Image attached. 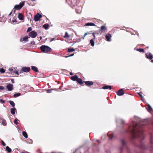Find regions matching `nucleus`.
<instances>
[{"instance_id": "obj_1", "label": "nucleus", "mask_w": 153, "mask_h": 153, "mask_svg": "<svg viewBox=\"0 0 153 153\" xmlns=\"http://www.w3.org/2000/svg\"><path fill=\"white\" fill-rule=\"evenodd\" d=\"M144 126V124L143 123H137L133 126V128L131 131L133 139L138 137L142 140L144 139L143 131L141 128Z\"/></svg>"}, {"instance_id": "obj_2", "label": "nucleus", "mask_w": 153, "mask_h": 153, "mask_svg": "<svg viewBox=\"0 0 153 153\" xmlns=\"http://www.w3.org/2000/svg\"><path fill=\"white\" fill-rule=\"evenodd\" d=\"M121 134L122 135L120 137L119 150L120 153H122L123 152L124 149V138L123 137V134Z\"/></svg>"}, {"instance_id": "obj_3", "label": "nucleus", "mask_w": 153, "mask_h": 153, "mask_svg": "<svg viewBox=\"0 0 153 153\" xmlns=\"http://www.w3.org/2000/svg\"><path fill=\"white\" fill-rule=\"evenodd\" d=\"M40 48L41 51L45 53L50 52L51 50V48L46 45H42L40 47Z\"/></svg>"}, {"instance_id": "obj_4", "label": "nucleus", "mask_w": 153, "mask_h": 153, "mask_svg": "<svg viewBox=\"0 0 153 153\" xmlns=\"http://www.w3.org/2000/svg\"><path fill=\"white\" fill-rule=\"evenodd\" d=\"M24 2H20L19 4L16 5L14 7V9H16V10H20L24 5Z\"/></svg>"}, {"instance_id": "obj_5", "label": "nucleus", "mask_w": 153, "mask_h": 153, "mask_svg": "<svg viewBox=\"0 0 153 153\" xmlns=\"http://www.w3.org/2000/svg\"><path fill=\"white\" fill-rule=\"evenodd\" d=\"M37 35V33L34 31H31L29 33V36L33 38H35Z\"/></svg>"}, {"instance_id": "obj_6", "label": "nucleus", "mask_w": 153, "mask_h": 153, "mask_svg": "<svg viewBox=\"0 0 153 153\" xmlns=\"http://www.w3.org/2000/svg\"><path fill=\"white\" fill-rule=\"evenodd\" d=\"M42 17V15L38 13L37 15L34 16V19L35 21H37L39 20Z\"/></svg>"}, {"instance_id": "obj_7", "label": "nucleus", "mask_w": 153, "mask_h": 153, "mask_svg": "<svg viewBox=\"0 0 153 153\" xmlns=\"http://www.w3.org/2000/svg\"><path fill=\"white\" fill-rule=\"evenodd\" d=\"M21 70L23 72L27 73L30 71V68L29 67H24L22 68Z\"/></svg>"}, {"instance_id": "obj_8", "label": "nucleus", "mask_w": 153, "mask_h": 153, "mask_svg": "<svg viewBox=\"0 0 153 153\" xmlns=\"http://www.w3.org/2000/svg\"><path fill=\"white\" fill-rule=\"evenodd\" d=\"M150 141L152 146L150 147V150L152 151L153 149V135L152 134H150Z\"/></svg>"}, {"instance_id": "obj_9", "label": "nucleus", "mask_w": 153, "mask_h": 153, "mask_svg": "<svg viewBox=\"0 0 153 153\" xmlns=\"http://www.w3.org/2000/svg\"><path fill=\"white\" fill-rule=\"evenodd\" d=\"M146 57L149 59H152L153 58V55L151 53H147L145 54Z\"/></svg>"}, {"instance_id": "obj_10", "label": "nucleus", "mask_w": 153, "mask_h": 153, "mask_svg": "<svg viewBox=\"0 0 153 153\" xmlns=\"http://www.w3.org/2000/svg\"><path fill=\"white\" fill-rule=\"evenodd\" d=\"M6 88L7 89L8 91H11L13 88V85L11 84H9L7 85Z\"/></svg>"}, {"instance_id": "obj_11", "label": "nucleus", "mask_w": 153, "mask_h": 153, "mask_svg": "<svg viewBox=\"0 0 153 153\" xmlns=\"http://www.w3.org/2000/svg\"><path fill=\"white\" fill-rule=\"evenodd\" d=\"M124 94L123 89L119 90L117 93V94L118 96H121L123 95Z\"/></svg>"}, {"instance_id": "obj_12", "label": "nucleus", "mask_w": 153, "mask_h": 153, "mask_svg": "<svg viewBox=\"0 0 153 153\" xmlns=\"http://www.w3.org/2000/svg\"><path fill=\"white\" fill-rule=\"evenodd\" d=\"M111 35L109 33H108L105 36V38L106 40L108 42H110L111 41Z\"/></svg>"}, {"instance_id": "obj_13", "label": "nucleus", "mask_w": 153, "mask_h": 153, "mask_svg": "<svg viewBox=\"0 0 153 153\" xmlns=\"http://www.w3.org/2000/svg\"><path fill=\"white\" fill-rule=\"evenodd\" d=\"M107 30V27L105 25H102L100 29V31L102 32H105Z\"/></svg>"}, {"instance_id": "obj_14", "label": "nucleus", "mask_w": 153, "mask_h": 153, "mask_svg": "<svg viewBox=\"0 0 153 153\" xmlns=\"http://www.w3.org/2000/svg\"><path fill=\"white\" fill-rule=\"evenodd\" d=\"M84 83H85L87 86H91L93 84V83L92 81H84Z\"/></svg>"}, {"instance_id": "obj_15", "label": "nucleus", "mask_w": 153, "mask_h": 153, "mask_svg": "<svg viewBox=\"0 0 153 153\" xmlns=\"http://www.w3.org/2000/svg\"><path fill=\"white\" fill-rule=\"evenodd\" d=\"M139 148L142 149H148V148L144 144L142 143H141L140 145V146Z\"/></svg>"}, {"instance_id": "obj_16", "label": "nucleus", "mask_w": 153, "mask_h": 153, "mask_svg": "<svg viewBox=\"0 0 153 153\" xmlns=\"http://www.w3.org/2000/svg\"><path fill=\"white\" fill-rule=\"evenodd\" d=\"M31 67L32 70L35 72H39L38 68L36 67L33 66H31Z\"/></svg>"}, {"instance_id": "obj_17", "label": "nucleus", "mask_w": 153, "mask_h": 153, "mask_svg": "<svg viewBox=\"0 0 153 153\" xmlns=\"http://www.w3.org/2000/svg\"><path fill=\"white\" fill-rule=\"evenodd\" d=\"M124 121L121 119H119L117 123V124H120L121 125L122 127H123L124 126Z\"/></svg>"}, {"instance_id": "obj_18", "label": "nucleus", "mask_w": 153, "mask_h": 153, "mask_svg": "<svg viewBox=\"0 0 153 153\" xmlns=\"http://www.w3.org/2000/svg\"><path fill=\"white\" fill-rule=\"evenodd\" d=\"M148 111L149 112L152 111V109L149 104H148L147 106L146 107Z\"/></svg>"}, {"instance_id": "obj_19", "label": "nucleus", "mask_w": 153, "mask_h": 153, "mask_svg": "<svg viewBox=\"0 0 153 153\" xmlns=\"http://www.w3.org/2000/svg\"><path fill=\"white\" fill-rule=\"evenodd\" d=\"M0 120H1L2 124L4 126H6L7 125V122L6 120L3 119L1 118H0Z\"/></svg>"}, {"instance_id": "obj_20", "label": "nucleus", "mask_w": 153, "mask_h": 153, "mask_svg": "<svg viewBox=\"0 0 153 153\" xmlns=\"http://www.w3.org/2000/svg\"><path fill=\"white\" fill-rule=\"evenodd\" d=\"M102 88L104 89H111V86L110 85H105L102 87Z\"/></svg>"}, {"instance_id": "obj_21", "label": "nucleus", "mask_w": 153, "mask_h": 153, "mask_svg": "<svg viewBox=\"0 0 153 153\" xmlns=\"http://www.w3.org/2000/svg\"><path fill=\"white\" fill-rule=\"evenodd\" d=\"M78 78V76L77 75H75L74 76H72L71 77V79L73 80V81H76L77 79V78Z\"/></svg>"}, {"instance_id": "obj_22", "label": "nucleus", "mask_w": 153, "mask_h": 153, "mask_svg": "<svg viewBox=\"0 0 153 153\" xmlns=\"http://www.w3.org/2000/svg\"><path fill=\"white\" fill-rule=\"evenodd\" d=\"M107 135L110 139H111L113 137V134L111 132H108Z\"/></svg>"}, {"instance_id": "obj_23", "label": "nucleus", "mask_w": 153, "mask_h": 153, "mask_svg": "<svg viewBox=\"0 0 153 153\" xmlns=\"http://www.w3.org/2000/svg\"><path fill=\"white\" fill-rule=\"evenodd\" d=\"M85 26H95V25L93 23H92V22H88V23H86L85 25Z\"/></svg>"}, {"instance_id": "obj_24", "label": "nucleus", "mask_w": 153, "mask_h": 153, "mask_svg": "<svg viewBox=\"0 0 153 153\" xmlns=\"http://www.w3.org/2000/svg\"><path fill=\"white\" fill-rule=\"evenodd\" d=\"M18 18L20 20H22L23 19V18L22 15L20 13H19Z\"/></svg>"}, {"instance_id": "obj_25", "label": "nucleus", "mask_w": 153, "mask_h": 153, "mask_svg": "<svg viewBox=\"0 0 153 153\" xmlns=\"http://www.w3.org/2000/svg\"><path fill=\"white\" fill-rule=\"evenodd\" d=\"M11 113L12 114L14 115L15 114V111H16V109L15 108H11Z\"/></svg>"}, {"instance_id": "obj_26", "label": "nucleus", "mask_w": 153, "mask_h": 153, "mask_svg": "<svg viewBox=\"0 0 153 153\" xmlns=\"http://www.w3.org/2000/svg\"><path fill=\"white\" fill-rule=\"evenodd\" d=\"M76 81L81 85L83 83L82 79L80 78H79L78 77V78L77 79Z\"/></svg>"}, {"instance_id": "obj_27", "label": "nucleus", "mask_w": 153, "mask_h": 153, "mask_svg": "<svg viewBox=\"0 0 153 153\" xmlns=\"http://www.w3.org/2000/svg\"><path fill=\"white\" fill-rule=\"evenodd\" d=\"M136 50L140 52L144 53L145 52L144 50L142 48H137L136 49Z\"/></svg>"}, {"instance_id": "obj_28", "label": "nucleus", "mask_w": 153, "mask_h": 153, "mask_svg": "<svg viewBox=\"0 0 153 153\" xmlns=\"http://www.w3.org/2000/svg\"><path fill=\"white\" fill-rule=\"evenodd\" d=\"M16 15H15L14 17L12 19V22H15L16 23L17 22V21L16 20Z\"/></svg>"}, {"instance_id": "obj_29", "label": "nucleus", "mask_w": 153, "mask_h": 153, "mask_svg": "<svg viewBox=\"0 0 153 153\" xmlns=\"http://www.w3.org/2000/svg\"><path fill=\"white\" fill-rule=\"evenodd\" d=\"M49 25L48 24H45L43 25V27L45 28V30H47L48 29Z\"/></svg>"}, {"instance_id": "obj_30", "label": "nucleus", "mask_w": 153, "mask_h": 153, "mask_svg": "<svg viewBox=\"0 0 153 153\" xmlns=\"http://www.w3.org/2000/svg\"><path fill=\"white\" fill-rule=\"evenodd\" d=\"M23 135L26 138H27L28 136L26 132L23 131L22 133Z\"/></svg>"}, {"instance_id": "obj_31", "label": "nucleus", "mask_w": 153, "mask_h": 153, "mask_svg": "<svg viewBox=\"0 0 153 153\" xmlns=\"http://www.w3.org/2000/svg\"><path fill=\"white\" fill-rule=\"evenodd\" d=\"M8 102L12 107H14L15 106V104L13 101L11 100H10Z\"/></svg>"}, {"instance_id": "obj_32", "label": "nucleus", "mask_w": 153, "mask_h": 153, "mask_svg": "<svg viewBox=\"0 0 153 153\" xmlns=\"http://www.w3.org/2000/svg\"><path fill=\"white\" fill-rule=\"evenodd\" d=\"M6 150L9 153L11 152V149L8 146H7L6 147Z\"/></svg>"}, {"instance_id": "obj_33", "label": "nucleus", "mask_w": 153, "mask_h": 153, "mask_svg": "<svg viewBox=\"0 0 153 153\" xmlns=\"http://www.w3.org/2000/svg\"><path fill=\"white\" fill-rule=\"evenodd\" d=\"M56 90V89H48L47 90V92L48 93H50L52 92V90Z\"/></svg>"}, {"instance_id": "obj_34", "label": "nucleus", "mask_w": 153, "mask_h": 153, "mask_svg": "<svg viewBox=\"0 0 153 153\" xmlns=\"http://www.w3.org/2000/svg\"><path fill=\"white\" fill-rule=\"evenodd\" d=\"M28 36H25L23 38V40H21L22 39L20 40V41H28Z\"/></svg>"}, {"instance_id": "obj_35", "label": "nucleus", "mask_w": 153, "mask_h": 153, "mask_svg": "<svg viewBox=\"0 0 153 153\" xmlns=\"http://www.w3.org/2000/svg\"><path fill=\"white\" fill-rule=\"evenodd\" d=\"M75 50V49H74L73 48H69L68 50V52H71L74 51Z\"/></svg>"}, {"instance_id": "obj_36", "label": "nucleus", "mask_w": 153, "mask_h": 153, "mask_svg": "<svg viewBox=\"0 0 153 153\" xmlns=\"http://www.w3.org/2000/svg\"><path fill=\"white\" fill-rule=\"evenodd\" d=\"M90 43L92 46H93L94 45V42L93 39H91L90 40Z\"/></svg>"}, {"instance_id": "obj_37", "label": "nucleus", "mask_w": 153, "mask_h": 153, "mask_svg": "<svg viewBox=\"0 0 153 153\" xmlns=\"http://www.w3.org/2000/svg\"><path fill=\"white\" fill-rule=\"evenodd\" d=\"M21 94L20 93H16L15 94L13 95V96L14 97H18L20 96Z\"/></svg>"}, {"instance_id": "obj_38", "label": "nucleus", "mask_w": 153, "mask_h": 153, "mask_svg": "<svg viewBox=\"0 0 153 153\" xmlns=\"http://www.w3.org/2000/svg\"><path fill=\"white\" fill-rule=\"evenodd\" d=\"M5 71L4 69L3 68H0V72L1 73H4L5 72Z\"/></svg>"}, {"instance_id": "obj_39", "label": "nucleus", "mask_w": 153, "mask_h": 153, "mask_svg": "<svg viewBox=\"0 0 153 153\" xmlns=\"http://www.w3.org/2000/svg\"><path fill=\"white\" fill-rule=\"evenodd\" d=\"M13 73L16 74L17 75H19V74L18 71L16 70H14L13 71Z\"/></svg>"}, {"instance_id": "obj_40", "label": "nucleus", "mask_w": 153, "mask_h": 153, "mask_svg": "<svg viewBox=\"0 0 153 153\" xmlns=\"http://www.w3.org/2000/svg\"><path fill=\"white\" fill-rule=\"evenodd\" d=\"M70 36L68 35V33L67 32H66L65 33V35L64 36L65 37L69 38Z\"/></svg>"}, {"instance_id": "obj_41", "label": "nucleus", "mask_w": 153, "mask_h": 153, "mask_svg": "<svg viewBox=\"0 0 153 153\" xmlns=\"http://www.w3.org/2000/svg\"><path fill=\"white\" fill-rule=\"evenodd\" d=\"M18 120L17 119V118H16L14 121V123L16 124V125H17L18 124V123L17 122V121Z\"/></svg>"}, {"instance_id": "obj_42", "label": "nucleus", "mask_w": 153, "mask_h": 153, "mask_svg": "<svg viewBox=\"0 0 153 153\" xmlns=\"http://www.w3.org/2000/svg\"><path fill=\"white\" fill-rule=\"evenodd\" d=\"M1 142L2 145L4 146H5L6 145V144L4 142V141L2 140H1Z\"/></svg>"}, {"instance_id": "obj_43", "label": "nucleus", "mask_w": 153, "mask_h": 153, "mask_svg": "<svg viewBox=\"0 0 153 153\" xmlns=\"http://www.w3.org/2000/svg\"><path fill=\"white\" fill-rule=\"evenodd\" d=\"M142 94H143V93L142 92H140L138 93V94L141 97V99L143 97L142 96Z\"/></svg>"}, {"instance_id": "obj_44", "label": "nucleus", "mask_w": 153, "mask_h": 153, "mask_svg": "<svg viewBox=\"0 0 153 153\" xmlns=\"http://www.w3.org/2000/svg\"><path fill=\"white\" fill-rule=\"evenodd\" d=\"M32 30V28L31 27H29L27 30V32H30V31H31Z\"/></svg>"}, {"instance_id": "obj_45", "label": "nucleus", "mask_w": 153, "mask_h": 153, "mask_svg": "<svg viewBox=\"0 0 153 153\" xmlns=\"http://www.w3.org/2000/svg\"><path fill=\"white\" fill-rule=\"evenodd\" d=\"M74 55V53H72L71 55H70L68 56H65V57L66 58H68L69 57H70V56H73Z\"/></svg>"}, {"instance_id": "obj_46", "label": "nucleus", "mask_w": 153, "mask_h": 153, "mask_svg": "<svg viewBox=\"0 0 153 153\" xmlns=\"http://www.w3.org/2000/svg\"><path fill=\"white\" fill-rule=\"evenodd\" d=\"M0 102L2 103H4L5 102V100L2 99L0 100Z\"/></svg>"}, {"instance_id": "obj_47", "label": "nucleus", "mask_w": 153, "mask_h": 153, "mask_svg": "<svg viewBox=\"0 0 153 153\" xmlns=\"http://www.w3.org/2000/svg\"><path fill=\"white\" fill-rule=\"evenodd\" d=\"M30 44H32L33 45H35V42H34V41H32L30 42Z\"/></svg>"}, {"instance_id": "obj_48", "label": "nucleus", "mask_w": 153, "mask_h": 153, "mask_svg": "<svg viewBox=\"0 0 153 153\" xmlns=\"http://www.w3.org/2000/svg\"><path fill=\"white\" fill-rule=\"evenodd\" d=\"M11 82L12 83H14V79H11Z\"/></svg>"}, {"instance_id": "obj_49", "label": "nucleus", "mask_w": 153, "mask_h": 153, "mask_svg": "<svg viewBox=\"0 0 153 153\" xmlns=\"http://www.w3.org/2000/svg\"><path fill=\"white\" fill-rule=\"evenodd\" d=\"M16 10V9H15L14 8L12 11L14 13H15Z\"/></svg>"}, {"instance_id": "obj_50", "label": "nucleus", "mask_w": 153, "mask_h": 153, "mask_svg": "<svg viewBox=\"0 0 153 153\" xmlns=\"http://www.w3.org/2000/svg\"><path fill=\"white\" fill-rule=\"evenodd\" d=\"M92 35H93V36L94 37V39H95V33H92Z\"/></svg>"}, {"instance_id": "obj_51", "label": "nucleus", "mask_w": 153, "mask_h": 153, "mask_svg": "<svg viewBox=\"0 0 153 153\" xmlns=\"http://www.w3.org/2000/svg\"><path fill=\"white\" fill-rule=\"evenodd\" d=\"M9 71H13V69H12V68H9Z\"/></svg>"}, {"instance_id": "obj_52", "label": "nucleus", "mask_w": 153, "mask_h": 153, "mask_svg": "<svg viewBox=\"0 0 153 153\" xmlns=\"http://www.w3.org/2000/svg\"><path fill=\"white\" fill-rule=\"evenodd\" d=\"M22 153H30L28 152L24 151Z\"/></svg>"}, {"instance_id": "obj_53", "label": "nucleus", "mask_w": 153, "mask_h": 153, "mask_svg": "<svg viewBox=\"0 0 153 153\" xmlns=\"http://www.w3.org/2000/svg\"><path fill=\"white\" fill-rule=\"evenodd\" d=\"M106 152L107 153H110V151L109 150L106 151Z\"/></svg>"}, {"instance_id": "obj_54", "label": "nucleus", "mask_w": 153, "mask_h": 153, "mask_svg": "<svg viewBox=\"0 0 153 153\" xmlns=\"http://www.w3.org/2000/svg\"><path fill=\"white\" fill-rule=\"evenodd\" d=\"M88 34V33H85V34L84 35V37H85L87 34Z\"/></svg>"}, {"instance_id": "obj_55", "label": "nucleus", "mask_w": 153, "mask_h": 153, "mask_svg": "<svg viewBox=\"0 0 153 153\" xmlns=\"http://www.w3.org/2000/svg\"><path fill=\"white\" fill-rule=\"evenodd\" d=\"M30 142H29V143L30 144H32V140H31V139H30Z\"/></svg>"}, {"instance_id": "obj_56", "label": "nucleus", "mask_w": 153, "mask_h": 153, "mask_svg": "<svg viewBox=\"0 0 153 153\" xmlns=\"http://www.w3.org/2000/svg\"><path fill=\"white\" fill-rule=\"evenodd\" d=\"M42 39V37H41V36L39 37V40H41Z\"/></svg>"}, {"instance_id": "obj_57", "label": "nucleus", "mask_w": 153, "mask_h": 153, "mask_svg": "<svg viewBox=\"0 0 153 153\" xmlns=\"http://www.w3.org/2000/svg\"><path fill=\"white\" fill-rule=\"evenodd\" d=\"M70 75H73V73L72 72H70Z\"/></svg>"}, {"instance_id": "obj_58", "label": "nucleus", "mask_w": 153, "mask_h": 153, "mask_svg": "<svg viewBox=\"0 0 153 153\" xmlns=\"http://www.w3.org/2000/svg\"><path fill=\"white\" fill-rule=\"evenodd\" d=\"M85 37H84H84H82L81 38V39H84V38H85Z\"/></svg>"}, {"instance_id": "obj_59", "label": "nucleus", "mask_w": 153, "mask_h": 153, "mask_svg": "<svg viewBox=\"0 0 153 153\" xmlns=\"http://www.w3.org/2000/svg\"><path fill=\"white\" fill-rule=\"evenodd\" d=\"M151 62L152 63H153V59H151Z\"/></svg>"}, {"instance_id": "obj_60", "label": "nucleus", "mask_w": 153, "mask_h": 153, "mask_svg": "<svg viewBox=\"0 0 153 153\" xmlns=\"http://www.w3.org/2000/svg\"><path fill=\"white\" fill-rule=\"evenodd\" d=\"M54 39V38H53L52 39L51 41H53Z\"/></svg>"}, {"instance_id": "obj_61", "label": "nucleus", "mask_w": 153, "mask_h": 153, "mask_svg": "<svg viewBox=\"0 0 153 153\" xmlns=\"http://www.w3.org/2000/svg\"><path fill=\"white\" fill-rule=\"evenodd\" d=\"M96 141L98 143H99V141L98 140H97Z\"/></svg>"}, {"instance_id": "obj_62", "label": "nucleus", "mask_w": 153, "mask_h": 153, "mask_svg": "<svg viewBox=\"0 0 153 153\" xmlns=\"http://www.w3.org/2000/svg\"><path fill=\"white\" fill-rule=\"evenodd\" d=\"M12 12H11L9 14V15H11V14L12 13Z\"/></svg>"}, {"instance_id": "obj_63", "label": "nucleus", "mask_w": 153, "mask_h": 153, "mask_svg": "<svg viewBox=\"0 0 153 153\" xmlns=\"http://www.w3.org/2000/svg\"><path fill=\"white\" fill-rule=\"evenodd\" d=\"M31 0L33 1H35V0Z\"/></svg>"}]
</instances>
